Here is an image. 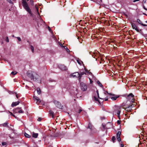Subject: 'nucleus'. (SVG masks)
Here are the masks:
<instances>
[{"instance_id": "nucleus-1", "label": "nucleus", "mask_w": 147, "mask_h": 147, "mask_svg": "<svg viewBox=\"0 0 147 147\" xmlns=\"http://www.w3.org/2000/svg\"><path fill=\"white\" fill-rule=\"evenodd\" d=\"M22 4L24 9L30 14L31 16H32V13L31 9L28 7L26 0H22Z\"/></svg>"}, {"instance_id": "nucleus-2", "label": "nucleus", "mask_w": 147, "mask_h": 147, "mask_svg": "<svg viewBox=\"0 0 147 147\" xmlns=\"http://www.w3.org/2000/svg\"><path fill=\"white\" fill-rule=\"evenodd\" d=\"M121 111V108L120 106H115L114 113L117 114L118 117L119 118L120 113Z\"/></svg>"}, {"instance_id": "nucleus-3", "label": "nucleus", "mask_w": 147, "mask_h": 147, "mask_svg": "<svg viewBox=\"0 0 147 147\" xmlns=\"http://www.w3.org/2000/svg\"><path fill=\"white\" fill-rule=\"evenodd\" d=\"M28 76L31 80L34 81H36L38 76L37 74L35 73H33L31 74H28Z\"/></svg>"}, {"instance_id": "nucleus-4", "label": "nucleus", "mask_w": 147, "mask_h": 147, "mask_svg": "<svg viewBox=\"0 0 147 147\" xmlns=\"http://www.w3.org/2000/svg\"><path fill=\"white\" fill-rule=\"evenodd\" d=\"M13 111L15 113H23L24 111L21 109V108H17L13 110Z\"/></svg>"}, {"instance_id": "nucleus-5", "label": "nucleus", "mask_w": 147, "mask_h": 147, "mask_svg": "<svg viewBox=\"0 0 147 147\" xmlns=\"http://www.w3.org/2000/svg\"><path fill=\"white\" fill-rule=\"evenodd\" d=\"M80 85L81 89L82 91H84L86 90L87 86L83 82L81 83Z\"/></svg>"}, {"instance_id": "nucleus-6", "label": "nucleus", "mask_w": 147, "mask_h": 147, "mask_svg": "<svg viewBox=\"0 0 147 147\" xmlns=\"http://www.w3.org/2000/svg\"><path fill=\"white\" fill-rule=\"evenodd\" d=\"M102 126L104 129H109L111 128V125L110 123H108L106 125H102Z\"/></svg>"}, {"instance_id": "nucleus-7", "label": "nucleus", "mask_w": 147, "mask_h": 147, "mask_svg": "<svg viewBox=\"0 0 147 147\" xmlns=\"http://www.w3.org/2000/svg\"><path fill=\"white\" fill-rule=\"evenodd\" d=\"M97 96H94L92 97L93 100L97 103L98 105H100L101 103L97 98Z\"/></svg>"}, {"instance_id": "nucleus-8", "label": "nucleus", "mask_w": 147, "mask_h": 147, "mask_svg": "<svg viewBox=\"0 0 147 147\" xmlns=\"http://www.w3.org/2000/svg\"><path fill=\"white\" fill-rule=\"evenodd\" d=\"M54 103L56 104V106L58 108L60 109H62L63 107L61 105L60 103L58 102H57V101H55L54 102Z\"/></svg>"}, {"instance_id": "nucleus-9", "label": "nucleus", "mask_w": 147, "mask_h": 147, "mask_svg": "<svg viewBox=\"0 0 147 147\" xmlns=\"http://www.w3.org/2000/svg\"><path fill=\"white\" fill-rule=\"evenodd\" d=\"M70 76H72L73 77H79L80 74L78 72H76L71 74Z\"/></svg>"}, {"instance_id": "nucleus-10", "label": "nucleus", "mask_w": 147, "mask_h": 147, "mask_svg": "<svg viewBox=\"0 0 147 147\" xmlns=\"http://www.w3.org/2000/svg\"><path fill=\"white\" fill-rule=\"evenodd\" d=\"M59 68L62 70H67V67L63 65H59Z\"/></svg>"}, {"instance_id": "nucleus-11", "label": "nucleus", "mask_w": 147, "mask_h": 147, "mask_svg": "<svg viewBox=\"0 0 147 147\" xmlns=\"http://www.w3.org/2000/svg\"><path fill=\"white\" fill-rule=\"evenodd\" d=\"M121 134V132L120 131H118L117 134V139L119 142H120L121 141V139L120 138Z\"/></svg>"}, {"instance_id": "nucleus-12", "label": "nucleus", "mask_w": 147, "mask_h": 147, "mask_svg": "<svg viewBox=\"0 0 147 147\" xmlns=\"http://www.w3.org/2000/svg\"><path fill=\"white\" fill-rule=\"evenodd\" d=\"M33 98L34 100H36V103L37 104H39V103H40V102H41L40 100L37 97L35 96H34L33 97Z\"/></svg>"}, {"instance_id": "nucleus-13", "label": "nucleus", "mask_w": 147, "mask_h": 147, "mask_svg": "<svg viewBox=\"0 0 147 147\" xmlns=\"http://www.w3.org/2000/svg\"><path fill=\"white\" fill-rule=\"evenodd\" d=\"M134 96V95L132 93H130L129 94L127 97L129 98H130V99H131V101L132 102H133L134 101V100L133 99V97Z\"/></svg>"}, {"instance_id": "nucleus-14", "label": "nucleus", "mask_w": 147, "mask_h": 147, "mask_svg": "<svg viewBox=\"0 0 147 147\" xmlns=\"http://www.w3.org/2000/svg\"><path fill=\"white\" fill-rule=\"evenodd\" d=\"M132 27L133 29H135L137 32H139V30L138 29L137 26L134 23H132L131 24Z\"/></svg>"}, {"instance_id": "nucleus-15", "label": "nucleus", "mask_w": 147, "mask_h": 147, "mask_svg": "<svg viewBox=\"0 0 147 147\" xmlns=\"http://www.w3.org/2000/svg\"><path fill=\"white\" fill-rule=\"evenodd\" d=\"M84 69L85 71L86 75H91L92 73L90 71V70L88 71L87 69L86 68H84Z\"/></svg>"}, {"instance_id": "nucleus-16", "label": "nucleus", "mask_w": 147, "mask_h": 147, "mask_svg": "<svg viewBox=\"0 0 147 147\" xmlns=\"http://www.w3.org/2000/svg\"><path fill=\"white\" fill-rule=\"evenodd\" d=\"M137 22L140 24H141L142 26H147V25L144 24H142L141 21L139 19H137Z\"/></svg>"}, {"instance_id": "nucleus-17", "label": "nucleus", "mask_w": 147, "mask_h": 147, "mask_svg": "<svg viewBox=\"0 0 147 147\" xmlns=\"http://www.w3.org/2000/svg\"><path fill=\"white\" fill-rule=\"evenodd\" d=\"M20 103V102L19 101L15 102H13L11 104V106L13 107L15 106H16L18 105Z\"/></svg>"}, {"instance_id": "nucleus-18", "label": "nucleus", "mask_w": 147, "mask_h": 147, "mask_svg": "<svg viewBox=\"0 0 147 147\" xmlns=\"http://www.w3.org/2000/svg\"><path fill=\"white\" fill-rule=\"evenodd\" d=\"M84 74L86 75V73L85 72H81L80 74V76L79 78V81L80 80L81 77L82 76V75H84Z\"/></svg>"}, {"instance_id": "nucleus-19", "label": "nucleus", "mask_w": 147, "mask_h": 147, "mask_svg": "<svg viewBox=\"0 0 147 147\" xmlns=\"http://www.w3.org/2000/svg\"><path fill=\"white\" fill-rule=\"evenodd\" d=\"M38 135V133H33L32 134V137L34 138H36Z\"/></svg>"}, {"instance_id": "nucleus-20", "label": "nucleus", "mask_w": 147, "mask_h": 147, "mask_svg": "<svg viewBox=\"0 0 147 147\" xmlns=\"http://www.w3.org/2000/svg\"><path fill=\"white\" fill-rule=\"evenodd\" d=\"M36 90L37 92V93L38 94H41V90L40 88H37Z\"/></svg>"}, {"instance_id": "nucleus-21", "label": "nucleus", "mask_w": 147, "mask_h": 147, "mask_svg": "<svg viewBox=\"0 0 147 147\" xmlns=\"http://www.w3.org/2000/svg\"><path fill=\"white\" fill-rule=\"evenodd\" d=\"M49 112L50 115L53 118L54 117L53 112L52 111L50 110Z\"/></svg>"}, {"instance_id": "nucleus-22", "label": "nucleus", "mask_w": 147, "mask_h": 147, "mask_svg": "<svg viewBox=\"0 0 147 147\" xmlns=\"http://www.w3.org/2000/svg\"><path fill=\"white\" fill-rule=\"evenodd\" d=\"M24 136L26 138H30V137H31V136L28 134L27 133H24Z\"/></svg>"}, {"instance_id": "nucleus-23", "label": "nucleus", "mask_w": 147, "mask_h": 147, "mask_svg": "<svg viewBox=\"0 0 147 147\" xmlns=\"http://www.w3.org/2000/svg\"><path fill=\"white\" fill-rule=\"evenodd\" d=\"M119 96H113L111 97V99L113 100H116L117 98H118Z\"/></svg>"}, {"instance_id": "nucleus-24", "label": "nucleus", "mask_w": 147, "mask_h": 147, "mask_svg": "<svg viewBox=\"0 0 147 147\" xmlns=\"http://www.w3.org/2000/svg\"><path fill=\"white\" fill-rule=\"evenodd\" d=\"M30 46V49H31L32 52L33 53H34V48L33 47L32 45H31Z\"/></svg>"}, {"instance_id": "nucleus-25", "label": "nucleus", "mask_w": 147, "mask_h": 147, "mask_svg": "<svg viewBox=\"0 0 147 147\" xmlns=\"http://www.w3.org/2000/svg\"><path fill=\"white\" fill-rule=\"evenodd\" d=\"M97 83L98 84L100 87H102V85L100 82L99 81H98L97 82Z\"/></svg>"}, {"instance_id": "nucleus-26", "label": "nucleus", "mask_w": 147, "mask_h": 147, "mask_svg": "<svg viewBox=\"0 0 147 147\" xmlns=\"http://www.w3.org/2000/svg\"><path fill=\"white\" fill-rule=\"evenodd\" d=\"M17 73V72L16 71L12 72L11 73V74H12L13 75H16Z\"/></svg>"}, {"instance_id": "nucleus-27", "label": "nucleus", "mask_w": 147, "mask_h": 147, "mask_svg": "<svg viewBox=\"0 0 147 147\" xmlns=\"http://www.w3.org/2000/svg\"><path fill=\"white\" fill-rule=\"evenodd\" d=\"M63 47H64V49H66L67 52L69 51V50L68 49L67 47L65 46H63Z\"/></svg>"}, {"instance_id": "nucleus-28", "label": "nucleus", "mask_w": 147, "mask_h": 147, "mask_svg": "<svg viewBox=\"0 0 147 147\" xmlns=\"http://www.w3.org/2000/svg\"><path fill=\"white\" fill-rule=\"evenodd\" d=\"M96 93L97 94V96L98 98H99L100 99H102L101 98H100L99 97L98 91L97 90L96 91Z\"/></svg>"}, {"instance_id": "nucleus-29", "label": "nucleus", "mask_w": 147, "mask_h": 147, "mask_svg": "<svg viewBox=\"0 0 147 147\" xmlns=\"http://www.w3.org/2000/svg\"><path fill=\"white\" fill-rule=\"evenodd\" d=\"M3 126H7V122L4 123L3 124Z\"/></svg>"}, {"instance_id": "nucleus-30", "label": "nucleus", "mask_w": 147, "mask_h": 147, "mask_svg": "<svg viewBox=\"0 0 147 147\" xmlns=\"http://www.w3.org/2000/svg\"><path fill=\"white\" fill-rule=\"evenodd\" d=\"M92 128V126L91 125V124H89L88 126V128H90V129H91Z\"/></svg>"}, {"instance_id": "nucleus-31", "label": "nucleus", "mask_w": 147, "mask_h": 147, "mask_svg": "<svg viewBox=\"0 0 147 147\" xmlns=\"http://www.w3.org/2000/svg\"><path fill=\"white\" fill-rule=\"evenodd\" d=\"M112 140L113 142H115V136H113L112 138Z\"/></svg>"}, {"instance_id": "nucleus-32", "label": "nucleus", "mask_w": 147, "mask_h": 147, "mask_svg": "<svg viewBox=\"0 0 147 147\" xmlns=\"http://www.w3.org/2000/svg\"><path fill=\"white\" fill-rule=\"evenodd\" d=\"M2 144L3 146L6 145L7 144V143L6 142H4L2 143Z\"/></svg>"}, {"instance_id": "nucleus-33", "label": "nucleus", "mask_w": 147, "mask_h": 147, "mask_svg": "<svg viewBox=\"0 0 147 147\" xmlns=\"http://www.w3.org/2000/svg\"><path fill=\"white\" fill-rule=\"evenodd\" d=\"M5 40L7 42H9V38H8V37L7 36L6 37V38L5 39Z\"/></svg>"}, {"instance_id": "nucleus-34", "label": "nucleus", "mask_w": 147, "mask_h": 147, "mask_svg": "<svg viewBox=\"0 0 147 147\" xmlns=\"http://www.w3.org/2000/svg\"><path fill=\"white\" fill-rule=\"evenodd\" d=\"M17 39H18V40L19 41H21V39L20 37H17Z\"/></svg>"}, {"instance_id": "nucleus-35", "label": "nucleus", "mask_w": 147, "mask_h": 147, "mask_svg": "<svg viewBox=\"0 0 147 147\" xmlns=\"http://www.w3.org/2000/svg\"><path fill=\"white\" fill-rule=\"evenodd\" d=\"M89 79L90 81V83L92 84L93 82V81H92V80L90 78H89Z\"/></svg>"}, {"instance_id": "nucleus-36", "label": "nucleus", "mask_w": 147, "mask_h": 147, "mask_svg": "<svg viewBox=\"0 0 147 147\" xmlns=\"http://www.w3.org/2000/svg\"><path fill=\"white\" fill-rule=\"evenodd\" d=\"M37 120L38 121H40L41 120V118H40V117H39L38 118V119H37Z\"/></svg>"}, {"instance_id": "nucleus-37", "label": "nucleus", "mask_w": 147, "mask_h": 147, "mask_svg": "<svg viewBox=\"0 0 147 147\" xmlns=\"http://www.w3.org/2000/svg\"><path fill=\"white\" fill-rule=\"evenodd\" d=\"M82 111V110L81 109H79V113H80Z\"/></svg>"}, {"instance_id": "nucleus-38", "label": "nucleus", "mask_w": 147, "mask_h": 147, "mask_svg": "<svg viewBox=\"0 0 147 147\" xmlns=\"http://www.w3.org/2000/svg\"><path fill=\"white\" fill-rule=\"evenodd\" d=\"M7 0L8 2H9L10 3H11V0Z\"/></svg>"}, {"instance_id": "nucleus-39", "label": "nucleus", "mask_w": 147, "mask_h": 147, "mask_svg": "<svg viewBox=\"0 0 147 147\" xmlns=\"http://www.w3.org/2000/svg\"><path fill=\"white\" fill-rule=\"evenodd\" d=\"M139 1V0H134V1L133 2H136V1Z\"/></svg>"}, {"instance_id": "nucleus-40", "label": "nucleus", "mask_w": 147, "mask_h": 147, "mask_svg": "<svg viewBox=\"0 0 147 147\" xmlns=\"http://www.w3.org/2000/svg\"><path fill=\"white\" fill-rule=\"evenodd\" d=\"M123 144H121V147H123Z\"/></svg>"}, {"instance_id": "nucleus-41", "label": "nucleus", "mask_w": 147, "mask_h": 147, "mask_svg": "<svg viewBox=\"0 0 147 147\" xmlns=\"http://www.w3.org/2000/svg\"><path fill=\"white\" fill-rule=\"evenodd\" d=\"M144 9L147 11V9L144 6Z\"/></svg>"}, {"instance_id": "nucleus-42", "label": "nucleus", "mask_w": 147, "mask_h": 147, "mask_svg": "<svg viewBox=\"0 0 147 147\" xmlns=\"http://www.w3.org/2000/svg\"><path fill=\"white\" fill-rule=\"evenodd\" d=\"M79 42L81 43H82V40H79Z\"/></svg>"}, {"instance_id": "nucleus-43", "label": "nucleus", "mask_w": 147, "mask_h": 147, "mask_svg": "<svg viewBox=\"0 0 147 147\" xmlns=\"http://www.w3.org/2000/svg\"><path fill=\"white\" fill-rule=\"evenodd\" d=\"M35 7H36V9L37 11L38 12V8L36 6H35Z\"/></svg>"}, {"instance_id": "nucleus-44", "label": "nucleus", "mask_w": 147, "mask_h": 147, "mask_svg": "<svg viewBox=\"0 0 147 147\" xmlns=\"http://www.w3.org/2000/svg\"><path fill=\"white\" fill-rule=\"evenodd\" d=\"M30 1L32 3H33V1L32 0H30Z\"/></svg>"}, {"instance_id": "nucleus-45", "label": "nucleus", "mask_w": 147, "mask_h": 147, "mask_svg": "<svg viewBox=\"0 0 147 147\" xmlns=\"http://www.w3.org/2000/svg\"><path fill=\"white\" fill-rule=\"evenodd\" d=\"M16 97L17 98H18V95L17 94H16Z\"/></svg>"}, {"instance_id": "nucleus-46", "label": "nucleus", "mask_w": 147, "mask_h": 147, "mask_svg": "<svg viewBox=\"0 0 147 147\" xmlns=\"http://www.w3.org/2000/svg\"><path fill=\"white\" fill-rule=\"evenodd\" d=\"M143 2L144 3H145L146 2V0H143Z\"/></svg>"}, {"instance_id": "nucleus-47", "label": "nucleus", "mask_w": 147, "mask_h": 147, "mask_svg": "<svg viewBox=\"0 0 147 147\" xmlns=\"http://www.w3.org/2000/svg\"><path fill=\"white\" fill-rule=\"evenodd\" d=\"M48 28H49V30L50 31V30H51V29H50V27L49 26V27H48Z\"/></svg>"}, {"instance_id": "nucleus-48", "label": "nucleus", "mask_w": 147, "mask_h": 147, "mask_svg": "<svg viewBox=\"0 0 147 147\" xmlns=\"http://www.w3.org/2000/svg\"><path fill=\"white\" fill-rule=\"evenodd\" d=\"M77 61L78 63H79L80 64H81V63H80V62L78 61L77 60Z\"/></svg>"}, {"instance_id": "nucleus-49", "label": "nucleus", "mask_w": 147, "mask_h": 147, "mask_svg": "<svg viewBox=\"0 0 147 147\" xmlns=\"http://www.w3.org/2000/svg\"><path fill=\"white\" fill-rule=\"evenodd\" d=\"M117 122L118 123H120V121H118Z\"/></svg>"}, {"instance_id": "nucleus-50", "label": "nucleus", "mask_w": 147, "mask_h": 147, "mask_svg": "<svg viewBox=\"0 0 147 147\" xmlns=\"http://www.w3.org/2000/svg\"><path fill=\"white\" fill-rule=\"evenodd\" d=\"M108 100V98H107V99H105V101H107V100Z\"/></svg>"}, {"instance_id": "nucleus-51", "label": "nucleus", "mask_w": 147, "mask_h": 147, "mask_svg": "<svg viewBox=\"0 0 147 147\" xmlns=\"http://www.w3.org/2000/svg\"><path fill=\"white\" fill-rule=\"evenodd\" d=\"M11 115H13L12 113L10 112Z\"/></svg>"}, {"instance_id": "nucleus-52", "label": "nucleus", "mask_w": 147, "mask_h": 147, "mask_svg": "<svg viewBox=\"0 0 147 147\" xmlns=\"http://www.w3.org/2000/svg\"><path fill=\"white\" fill-rule=\"evenodd\" d=\"M12 116H14V117H15V116L14 115H12Z\"/></svg>"}, {"instance_id": "nucleus-53", "label": "nucleus", "mask_w": 147, "mask_h": 147, "mask_svg": "<svg viewBox=\"0 0 147 147\" xmlns=\"http://www.w3.org/2000/svg\"><path fill=\"white\" fill-rule=\"evenodd\" d=\"M145 22L147 23V21H146Z\"/></svg>"}, {"instance_id": "nucleus-54", "label": "nucleus", "mask_w": 147, "mask_h": 147, "mask_svg": "<svg viewBox=\"0 0 147 147\" xmlns=\"http://www.w3.org/2000/svg\"><path fill=\"white\" fill-rule=\"evenodd\" d=\"M110 95H111V94H109Z\"/></svg>"}, {"instance_id": "nucleus-55", "label": "nucleus", "mask_w": 147, "mask_h": 147, "mask_svg": "<svg viewBox=\"0 0 147 147\" xmlns=\"http://www.w3.org/2000/svg\"><path fill=\"white\" fill-rule=\"evenodd\" d=\"M29 0H27V1H28Z\"/></svg>"}]
</instances>
